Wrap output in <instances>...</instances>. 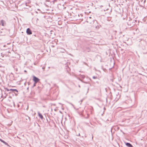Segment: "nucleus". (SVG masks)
Returning a JSON list of instances; mask_svg holds the SVG:
<instances>
[{"label":"nucleus","mask_w":147,"mask_h":147,"mask_svg":"<svg viewBox=\"0 0 147 147\" xmlns=\"http://www.w3.org/2000/svg\"><path fill=\"white\" fill-rule=\"evenodd\" d=\"M33 80L34 82L37 83L39 81L40 79L35 76H33Z\"/></svg>","instance_id":"1"},{"label":"nucleus","mask_w":147,"mask_h":147,"mask_svg":"<svg viewBox=\"0 0 147 147\" xmlns=\"http://www.w3.org/2000/svg\"><path fill=\"white\" fill-rule=\"evenodd\" d=\"M0 24L3 26H4L6 25V23L5 21L2 20L0 21Z\"/></svg>","instance_id":"2"},{"label":"nucleus","mask_w":147,"mask_h":147,"mask_svg":"<svg viewBox=\"0 0 147 147\" xmlns=\"http://www.w3.org/2000/svg\"><path fill=\"white\" fill-rule=\"evenodd\" d=\"M26 33L28 34H32V32L29 28H28L27 29Z\"/></svg>","instance_id":"3"},{"label":"nucleus","mask_w":147,"mask_h":147,"mask_svg":"<svg viewBox=\"0 0 147 147\" xmlns=\"http://www.w3.org/2000/svg\"><path fill=\"white\" fill-rule=\"evenodd\" d=\"M125 145L128 147H133V146L130 143L126 142L125 143Z\"/></svg>","instance_id":"4"},{"label":"nucleus","mask_w":147,"mask_h":147,"mask_svg":"<svg viewBox=\"0 0 147 147\" xmlns=\"http://www.w3.org/2000/svg\"><path fill=\"white\" fill-rule=\"evenodd\" d=\"M38 116L41 119H42L43 118V117L42 115L39 112L38 113Z\"/></svg>","instance_id":"5"},{"label":"nucleus","mask_w":147,"mask_h":147,"mask_svg":"<svg viewBox=\"0 0 147 147\" xmlns=\"http://www.w3.org/2000/svg\"><path fill=\"white\" fill-rule=\"evenodd\" d=\"M0 141H1V142H3L5 145H7L8 146H9L8 145V144L6 142H5V141H4L3 140H2L1 139H0Z\"/></svg>","instance_id":"6"},{"label":"nucleus","mask_w":147,"mask_h":147,"mask_svg":"<svg viewBox=\"0 0 147 147\" xmlns=\"http://www.w3.org/2000/svg\"><path fill=\"white\" fill-rule=\"evenodd\" d=\"M9 90L10 91H12L13 92H14V91H15V92H18V90L17 89H9Z\"/></svg>","instance_id":"7"},{"label":"nucleus","mask_w":147,"mask_h":147,"mask_svg":"<svg viewBox=\"0 0 147 147\" xmlns=\"http://www.w3.org/2000/svg\"><path fill=\"white\" fill-rule=\"evenodd\" d=\"M85 51L88 52H89L90 51V49L89 47H86Z\"/></svg>","instance_id":"8"},{"label":"nucleus","mask_w":147,"mask_h":147,"mask_svg":"<svg viewBox=\"0 0 147 147\" xmlns=\"http://www.w3.org/2000/svg\"><path fill=\"white\" fill-rule=\"evenodd\" d=\"M92 78L94 79H95L97 78V77L96 76H93L92 77Z\"/></svg>","instance_id":"9"},{"label":"nucleus","mask_w":147,"mask_h":147,"mask_svg":"<svg viewBox=\"0 0 147 147\" xmlns=\"http://www.w3.org/2000/svg\"><path fill=\"white\" fill-rule=\"evenodd\" d=\"M36 83H35V82H34L33 85V87H34L35 86H36Z\"/></svg>","instance_id":"10"},{"label":"nucleus","mask_w":147,"mask_h":147,"mask_svg":"<svg viewBox=\"0 0 147 147\" xmlns=\"http://www.w3.org/2000/svg\"><path fill=\"white\" fill-rule=\"evenodd\" d=\"M91 18V17H90L88 18L87 19L88 21H90V20Z\"/></svg>","instance_id":"11"},{"label":"nucleus","mask_w":147,"mask_h":147,"mask_svg":"<svg viewBox=\"0 0 147 147\" xmlns=\"http://www.w3.org/2000/svg\"><path fill=\"white\" fill-rule=\"evenodd\" d=\"M5 89L6 90H7V91H10L9 90V89H8L7 88H5Z\"/></svg>","instance_id":"12"},{"label":"nucleus","mask_w":147,"mask_h":147,"mask_svg":"<svg viewBox=\"0 0 147 147\" xmlns=\"http://www.w3.org/2000/svg\"><path fill=\"white\" fill-rule=\"evenodd\" d=\"M28 118L30 120V118L28 116H27V118H26V119H28Z\"/></svg>","instance_id":"13"},{"label":"nucleus","mask_w":147,"mask_h":147,"mask_svg":"<svg viewBox=\"0 0 147 147\" xmlns=\"http://www.w3.org/2000/svg\"><path fill=\"white\" fill-rule=\"evenodd\" d=\"M24 72L26 73L27 72V71L26 70H24Z\"/></svg>","instance_id":"14"},{"label":"nucleus","mask_w":147,"mask_h":147,"mask_svg":"<svg viewBox=\"0 0 147 147\" xmlns=\"http://www.w3.org/2000/svg\"><path fill=\"white\" fill-rule=\"evenodd\" d=\"M77 136H80V134L79 133L78 135H77Z\"/></svg>","instance_id":"15"},{"label":"nucleus","mask_w":147,"mask_h":147,"mask_svg":"<svg viewBox=\"0 0 147 147\" xmlns=\"http://www.w3.org/2000/svg\"><path fill=\"white\" fill-rule=\"evenodd\" d=\"M87 90H88V91H87V93H88V90H89V88H87Z\"/></svg>","instance_id":"16"},{"label":"nucleus","mask_w":147,"mask_h":147,"mask_svg":"<svg viewBox=\"0 0 147 147\" xmlns=\"http://www.w3.org/2000/svg\"><path fill=\"white\" fill-rule=\"evenodd\" d=\"M64 51H65V50L64 49H63V51H62V52H63V53H64Z\"/></svg>","instance_id":"17"},{"label":"nucleus","mask_w":147,"mask_h":147,"mask_svg":"<svg viewBox=\"0 0 147 147\" xmlns=\"http://www.w3.org/2000/svg\"><path fill=\"white\" fill-rule=\"evenodd\" d=\"M112 128H111V131H112Z\"/></svg>","instance_id":"18"},{"label":"nucleus","mask_w":147,"mask_h":147,"mask_svg":"<svg viewBox=\"0 0 147 147\" xmlns=\"http://www.w3.org/2000/svg\"><path fill=\"white\" fill-rule=\"evenodd\" d=\"M28 89H29V88H28H28H27V90H28Z\"/></svg>","instance_id":"19"},{"label":"nucleus","mask_w":147,"mask_h":147,"mask_svg":"<svg viewBox=\"0 0 147 147\" xmlns=\"http://www.w3.org/2000/svg\"><path fill=\"white\" fill-rule=\"evenodd\" d=\"M71 104L72 105H73V104Z\"/></svg>","instance_id":"20"},{"label":"nucleus","mask_w":147,"mask_h":147,"mask_svg":"<svg viewBox=\"0 0 147 147\" xmlns=\"http://www.w3.org/2000/svg\"><path fill=\"white\" fill-rule=\"evenodd\" d=\"M82 78H84V77H82Z\"/></svg>","instance_id":"21"}]
</instances>
